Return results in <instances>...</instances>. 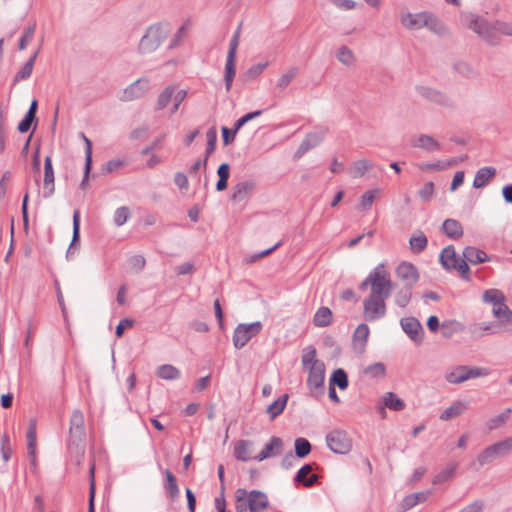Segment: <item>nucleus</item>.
<instances>
[{"mask_svg":"<svg viewBox=\"0 0 512 512\" xmlns=\"http://www.w3.org/2000/svg\"><path fill=\"white\" fill-rule=\"evenodd\" d=\"M80 240V212L75 210L73 213V236L72 241L67 251V255L70 253L72 247Z\"/></svg>","mask_w":512,"mask_h":512,"instance_id":"nucleus-61","label":"nucleus"},{"mask_svg":"<svg viewBox=\"0 0 512 512\" xmlns=\"http://www.w3.org/2000/svg\"><path fill=\"white\" fill-rule=\"evenodd\" d=\"M442 230L450 239L457 240L463 236V227L458 220L446 219L442 224Z\"/></svg>","mask_w":512,"mask_h":512,"instance_id":"nucleus-32","label":"nucleus"},{"mask_svg":"<svg viewBox=\"0 0 512 512\" xmlns=\"http://www.w3.org/2000/svg\"><path fill=\"white\" fill-rule=\"evenodd\" d=\"M336 57L340 63L348 67L352 66L356 60L353 51L345 45L338 49Z\"/></svg>","mask_w":512,"mask_h":512,"instance_id":"nucleus-50","label":"nucleus"},{"mask_svg":"<svg viewBox=\"0 0 512 512\" xmlns=\"http://www.w3.org/2000/svg\"><path fill=\"white\" fill-rule=\"evenodd\" d=\"M86 437L84 415L76 409L70 417L69 451L75 453V462L80 465L84 459V440Z\"/></svg>","mask_w":512,"mask_h":512,"instance_id":"nucleus-3","label":"nucleus"},{"mask_svg":"<svg viewBox=\"0 0 512 512\" xmlns=\"http://www.w3.org/2000/svg\"><path fill=\"white\" fill-rule=\"evenodd\" d=\"M370 329L367 324H359L353 334V348L358 353L365 351Z\"/></svg>","mask_w":512,"mask_h":512,"instance_id":"nucleus-23","label":"nucleus"},{"mask_svg":"<svg viewBox=\"0 0 512 512\" xmlns=\"http://www.w3.org/2000/svg\"><path fill=\"white\" fill-rule=\"evenodd\" d=\"M268 505V497L264 492L252 490L248 494V508L250 512H266Z\"/></svg>","mask_w":512,"mask_h":512,"instance_id":"nucleus-17","label":"nucleus"},{"mask_svg":"<svg viewBox=\"0 0 512 512\" xmlns=\"http://www.w3.org/2000/svg\"><path fill=\"white\" fill-rule=\"evenodd\" d=\"M370 286L369 295L382 297L387 299L394 283L391 281L389 273L386 271L384 264H378L368 276L359 284V290L365 291Z\"/></svg>","mask_w":512,"mask_h":512,"instance_id":"nucleus-2","label":"nucleus"},{"mask_svg":"<svg viewBox=\"0 0 512 512\" xmlns=\"http://www.w3.org/2000/svg\"><path fill=\"white\" fill-rule=\"evenodd\" d=\"M395 274L398 279L404 282V285L413 288L420 278L417 267L414 264L406 261L401 262L397 266Z\"/></svg>","mask_w":512,"mask_h":512,"instance_id":"nucleus-14","label":"nucleus"},{"mask_svg":"<svg viewBox=\"0 0 512 512\" xmlns=\"http://www.w3.org/2000/svg\"><path fill=\"white\" fill-rule=\"evenodd\" d=\"M423 27H426L432 33H435L439 36L445 35L447 33L445 24L430 11H424L422 28Z\"/></svg>","mask_w":512,"mask_h":512,"instance_id":"nucleus-19","label":"nucleus"},{"mask_svg":"<svg viewBox=\"0 0 512 512\" xmlns=\"http://www.w3.org/2000/svg\"><path fill=\"white\" fill-rule=\"evenodd\" d=\"M89 506L88 512H95L94 509V498H95V464L91 463L89 467Z\"/></svg>","mask_w":512,"mask_h":512,"instance_id":"nucleus-57","label":"nucleus"},{"mask_svg":"<svg viewBox=\"0 0 512 512\" xmlns=\"http://www.w3.org/2000/svg\"><path fill=\"white\" fill-rule=\"evenodd\" d=\"M496 175V169L494 167H482L480 168L474 177L473 187L478 189L486 186L488 182Z\"/></svg>","mask_w":512,"mask_h":512,"instance_id":"nucleus-33","label":"nucleus"},{"mask_svg":"<svg viewBox=\"0 0 512 512\" xmlns=\"http://www.w3.org/2000/svg\"><path fill=\"white\" fill-rule=\"evenodd\" d=\"M468 264L469 262L465 258L460 259L456 265L451 267V270H457L464 280H470V269Z\"/></svg>","mask_w":512,"mask_h":512,"instance_id":"nucleus-62","label":"nucleus"},{"mask_svg":"<svg viewBox=\"0 0 512 512\" xmlns=\"http://www.w3.org/2000/svg\"><path fill=\"white\" fill-rule=\"evenodd\" d=\"M54 170L52 165V159L50 156H46L44 161V191L43 196L49 198L54 193Z\"/></svg>","mask_w":512,"mask_h":512,"instance_id":"nucleus-21","label":"nucleus"},{"mask_svg":"<svg viewBox=\"0 0 512 512\" xmlns=\"http://www.w3.org/2000/svg\"><path fill=\"white\" fill-rule=\"evenodd\" d=\"M174 93L175 88L173 86H167L158 96L156 110L164 109L172 100Z\"/></svg>","mask_w":512,"mask_h":512,"instance_id":"nucleus-52","label":"nucleus"},{"mask_svg":"<svg viewBox=\"0 0 512 512\" xmlns=\"http://www.w3.org/2000/svg\"><path fill=\"white\" fill-rule=\"evenodd\" d=\"M207 146L205 150L204 167L207 165L208 157L215 151L217 144V131L215 127H211L206 132Z\"/></svg>","mask_w":512,"mask_h":512,"instance_id":"nucleus-47","label":"nucleus"},{"mask_svg":"<svg viewBox=\"0 0 512 512\" xmlns=\"http://www.w3.org/2000/svg\"><path fill=\"white\" fill-rule=\"evenodd\" d=\"M282 447L283 440L279 437L273 436L260 453L254 457V459L260 462L267 458L275 457L281 453Z\"/></svg>","mask_w":512,"mask_h":512,"instance_id":"nucleus-18","label":"nucleus"},{"mask_svg":"<svg viewBox=\"0 0 512 512\" xmlns=\"http://www.w3.org/2000/svg\"><path fill=\"white\" fill-rule=\"evenodd\" d=\"M295 454L299 458L306 457L311 452V444L305 438H297L294 443Z\"/></svg>","mask_w":512,"mask_h":512,"instance_id":"nucleus-56","label":"nucleus"},{"mask_svg":"<svg viewBox=\"0 0 512 512\" xmlns=\"http://www.w3.org/2000/svg\"><path fill=\"white\" fill-rule=\"evenodd\" d=\"M483 300L494 305L493 308H503L505 304V296L498 289H488L483 293Z\"/></svg>","mask_w":512,"mask_h":512,"instance_id":"nucleus-36","label":"nucleus"},{"mask_svg":"<svg viewBox=\"0 0 512 512\" xmlns=\"http://www.w3.org/2000/svg\"><path fill=\"white\" fill-rule=\"evenodd\" d=\"M489 374V370L483 367L458 365L445 373V380L450 384H461L470 379L484 377Z\"/></svg>","mask_w":512,"mask_h":512,"instance_id":"nucleus-6","label":"nucleus"},{"mask_svg":"<svg viewBox=\"0 0 512 512\" xmlns=\"http://www.w3.org/2000/svg\"><path fill=\"white\" fill-rule=\"evenodd\" d=\"M473 332L475 334H478L479 336H483L485 334L501 333L502 330H501L500 321L498 320V322L476 324L473 328Z\"/></svg>","mask_w":512,"mask_h":512,"instance_id":"nucleus-38","label":"nucleus"},{"mask_svg":"<svg viewBox=\"0 0 512 512\" xmlns=\"http://www.w3.org/2000/svg\"><path fill=\"white\" fill-rule=\"evenodd\" d=\"M400 324L403 331L412 341L416 343L422 342L424 330L421 323L415 317L402 318Z\"/></svg>","mask_w":512,"mask_h":512,"instance_id":"nucleus-15","label":"nucleus"},{"mask_svg":"<svg viewBox=\"0 0 512 512\" xmlns=\"http://www.w3.org/2000/svg\"><path fill=\"white\" fill-rule=\"evenodd\" d=\"M149 90V80L140 78L126 87L120 96V100L124 102L133 101L143 97Z\"/></svg>","mask_w":512,"mask_h":512,"instance_id":"nucleus-12","label":"nucleus"},{"mask_svg":"<svg viewBox=\"0 0 512 512\" xmlns=\"http://www.w3.org/2000/svg\"><path fill=\"white\" fill-rule=\"evenodd\" d=\"M510 414H511V409L507 408L505 411H503L499 415L490 418L489 421L487 422L488 429L494 430V429H497V428L501 427L502 425H504L507 422V420L510 418Z\"/></svg>","mask_w":512,"mask_h":512,"instance_id":"nucleus-54","label":"nucleus"},{"mask_svg":"<svg viewBox=\"0 0 512 512\" xmlns=\"http://www.w3.org/2000/svg\"><path fill=\"white\" fill-rule=\"evenodd\" d=\"M236 504L235 510L236 512H246L248 507V493L245 489L239 488L235 492Z\"/></svg>","mask_w":512,"mask_h":512,"instance_id":"nucleus-55","label":"nucleus"},{"mask_svg":"<svg viewBox=\"0 0 512 512\" xmlns=\"http://www.w3.org/2000/svg\"><path fill=\"white\" fill-rule=\"evenodd\" d=\"M298 68L290 67L284 74H282L277 80L276 87L280 90H284L291 81L297 76Z\"/></svg>","mask_w":512,"mask_h":512,"instance_id":"nucleus-53","label":"nucleus"},{"mask_svg":"<svg viewBox=\"0 0 512 512\" xmlns=\"http://www.w3.org/2000/svg\"><path fill=\"white\" fill-rule=\"evenodd\" d=\"M252 441L249 440H239L234 446V456L237 460L242 462H247L251 459H254L252 454Z\"/></svg>","mask_w":512,"mask_h":512,"instance_id":"nucleus-29","label":"nucleus"},{"mask_svg":"<svg viewBox=\"0 0 512 512\" xmlns=\"http://www.w3.org/2000/svg\"><path fill=\"white\" fill-rule=\"evenodd\" d=\"M157 375L165 380H176L180 377L179 369L170 364H164L158 367Z\"/></svg>","mask_w":512,"mask_h":512,"instance_id":"nucleus-45","label":"nucleus"},{"mask_svg":"<svg viewBox=\"0 0 512 512\" xmlns=\"http://www.w3.org/2000/svg\"><path fill=\"white\" fill-rule=\"evenodd\" d=\"M411 145L423 149L425 151H438L440 149V143L432 136L427 134H420L415 136L411 140Z\"/></svg>","mask_w":512,"mask_h":512,"instance_id":"nucleus-24","label":"nucleus"},{"mask_svg":"<svg viewBox=\"0 0 512 512\" xmlns=\"http://www.w3.org/2000/svg\"><path fill=\"white\" fill-rule=\"evenodd\" d=\"M26 438H27L28 455L31 458L32 464H35L37 434H36V421L34 419H31L29 422Z\"/></svg>","mask_w":512,"mask_h":512,"instance_id":"nucleus-30","label":"nucleus"},{"mask_svg":"<svg viewBox=\"0 0 512 512\" xmlns=\"http://www.w3.org/2000/svg\"><path fill=\"white\" fill-rule=\"evenodd\" d=\"M218 181L216 183V190L223 191L227 188V182L230 175V166L228 163H222L217 170Z\"/></svg>","mask_w":512,"mask_h":512,"instance_id":"nucleus-46","label":"nucleus"},{"mask_svg":"<svg viewBox=\"0 0 512 512\" xmlns=\"http://www.w3.org/2000/svg\"><path fill=\"white\" fill-rule=\"evenodd\" d=\"M262 323L256 321L250 324H239L233 333V345L236 349L243 348L253 337L262 330Z\"/></svg>","mask_w":512,"mask_h":512,"instance_id":"nucleus-10","label":"nucleus"},{"mask_svg":"<svg viewBox=\"0 0 512 512\" xmlns=\"http://www.w3.org/2000/svg\"><path fill=\"white\" fill-rule=\"evenodd\" d=\"M429 495H430L429 491H421V492H416V493L407 495L403 499L402 506L405 510L411 509L415 505L425 502L428 499Z\"/></svg>","mask_w":512,"mask_h":512,"instance_id":"nucleus-37","label":"nucleus"},{"mask_svg":"<svg viewBox=\"0 0 512 512\" xmlns=\"http://www.w3.org/2000/svg\"><path fill=\"white\" fill-rule=\"evenodd\" d=\"M326 443L331 451L336 454H347L352 449V440L347 432L335 429L326 435Z\"/></svg>","mask_w":512,"mask_h":512,"instance_id":"nucleus-11","label":"nucleus"},{"mask_svg":"<svg viewBox=\"0 0 512 512\" xmlns=\"http://www.w3.org/2000/svg\"><path fill=\"white\" fill-rule=\"evenodd\" d=\"M409 244L411 251L415 254H419L427 247L428 239L423 232H419L418 235H413L410 238Z\"/></svg>","mask_w":512,"mask_h":512,"instance_id":"nucleus-44","label":"nucleus"},{"mask_svg":"<svg viewBox=\"0 0 512 512\" xmlns=\"http://www.w3.org/2000/svg\"><path fill=\"white\" fill-rule=\"evenodd\" d=\"M386 299L368 295L363 301V317L368 322H373L386 315Z\"/></svg>","mask_w":512,"mask_h":512,"instance_id":"nucleus-9","label":"nucleus"},{"mask_svg":"<svg viewBox=\"0 0 512 512\" xmlns=\"http://www.w3.org/2000/svg\"><path fill=\"white\" fill-rule=\"evenodd\" d=\"M512 452V436L496 442L485 448L477 457L478 463L483 466L493 462L497 458L506 457Z\"/></svg>","mask_w":512,"mask_h":512,"instance_id":"nucleus-7","label":"nucleus"},{"mask_svg":"<svg viewBox=\"0 0 512 512\" xmlns=\"http://www.w3.org/2000/svg\"><path fill=\"white\" fill-rule=\"evenodd\" d=\"M383 405L380 407V413L382 417H385L386 411L384 407L389 408L393 411H401L405 408V402L399 398L395 393L393 392H387L383 397Z\"/></svg>","mask_w":512,"mask_h":512,"instance_id":"nucleus-27","label":"nucleus"},{"mask_svg":"<svg viewBox=\"0 0 512 512\" xmlns=\"http://www.w3.org/2000/svg\"><path fill=\"white\" fill-rule=\"evenodd\" d=\"M492 313L500 321L502 332L512 331V310L508 306L493 308Z\"/></svg>","mask_w":512,"mask_h":512,"instance_id":"nucleus-28","label":"nucleus"},{"mask_svg":"<svg viewBox=\"0 0 512 512\" xmlns=\"http://www.w3.org/2000/svg\"><path fill=\"white\" fill-rule=\"evenodd\" d=\"M301 363L303 370L308 372L307 387L312 397L318 398L324 394L325 364L317 358L313 346L302 350Z\"/></svg>","mask_w":512,"mask_h":512,"instance_id":"nucleus-1","label":"nucleus"},{"mask_svg":"<svg viewBox=\"0 0 512 512\" xmlns=\"http://www.w3.org/2000/svg\"><path fill=\"white\" fill-rule=\"evenodd\" d=\"M364 373L371 378H383L386 374V368L383 363L377 362L366 367Z\"/></svg>","mask_w":512,"mask_h":512,"instance_id":"nucleus-59","label":"nucleus"},{"mask_svg":"<svg viewBox=\"0 0 512 512\" xmlns=\"http://www.w3.org/2000/svg\"><path fill=\"white\" fill-rule=\"evenodd\" d=\"M287 401H288V395L283 394L282 396H280L278 399H276L274 402H272L267 407L266 412L270 415V418L272 420L275 419L277 416H279L283 412V410L287 404Z\"/></svg>","mask_w":512,"mask_h":512,"instance_id":"nucleus-41","label":"nucleus"},{"mask_svg":"<svg viewBox=\"0 0 512 512\" xmlns=\"http://www.w3.org/2000/svg\"><path fill=\"white\" fill-rule=\"evenodd\" d=\"M455 71L465 78H474L477 76L475 69L467 62H457L454 65Z\"/></svg>","mask_w":512,"mask_h":512,"instance_id":"nucleus-60","label":"nucleus"},{"mask_svg":"<svg viewBox=\"0 0 512 512\" xmlns=\"http://www.w3.org/2000/svg\"><path fill=\"white\" fill-rule=\"evenodd\" d=\"M164 474L166 476V483L164 485L165 489H166L167 493L169 494V496L172 499H174L179 495V487L177 484V480H176L175 476L173 475V473L169 469H166L164 471Z\"/></svg>","mask_w":512,"mask_h":512,"instance_id":"nucleus-49","label":"nucleus"},{"mask_svg":"<svg viewBox=\"0 0 512 512\" xmlns=\"http://www.w3.org/2000/svg\"><path fill=\"white\" fill-rule=\"evenodd\" d=\"M268 66V62L257 63L252 65L245 73L242 78L244 81H250L257 78Z\"/></svg>","mask_w":512,"mask_h":512,"instance_id":"nucleus-58","label":"nucleus"},{"mask_svg":"<svg viewBox=\"0 0 512 512\" xmlns=\"http://www.w3.org/2000/svg\"><path fill=\"white\" fill-rule=\"evenodd\" d=\"M424 11L418 13L403 12L400 14L402 26L408 30H419L422 28Z\"/></svg>","mask_w":512,"mask_h":512,"instance_id":"nucleus-26","label":"nucleus"},{"mask_svg":"<svg viewBox=\"0 0 512 512\" xmlns=\"http://www.w3.org/2000/svg\"><path fill=\"white\" fill-rule=\"evenodd\" d=\"M332 322V312L328 307H320L313 319V323L317 327H326Z\"/></svg>","mask_w":512,"mask_h":512,"instance_id":"nucleus-39","label":"nucleus"},{"mask_svg":"<svg viewBox=\"0 0 512 512\" xmlns=\"http://www.w3.org/2000/svg\"><path fill=\"white\" fill-rule=\"evenodd\" d=\"M459 260L452 245L445 247L440 253V262L446 270H451V267L456 265Z\"/></svg>","mask_w":512,"mask_h":512,"instance_id":"nucleus-35","label":"nucleus"},{"mask_svg":"<svg viewBox=\"0 0 512 512\" xmlns=\"http://www.w3.org/2000/svg\"><path fill=\"white\" fill-rule=\"evenodd\" d=\"M326 133H327L326 129H320L319 131H315V132L307 134L305 139L299 145V147L295 153V157H301L306 152H308L310 149L319 145L323 141Z\"/></svg>","mask_w":512,"mask_h":512,"instance_id":"nucleus-16","label":"nucleus"},{"mask_svg":"<svg viewBox=\"0 0 512 512\" xmlns=\"http://www.w3.org/2000/svg\"><path fill=\"white\" fill-rule=\"evenodd\" d=\"M314 465L315 464L303 465L296 473L294 481L302 484L304 487H312L319 479L317 474L312 473Z\"/></svg>","mask_w":512,"mask_h":512,"instance_id":"nucleus-20","label":"nucleus"},{"mask_svg":"<svg viewBox=\"0 0 512 512\" xmlns=\"http://www.w3.org/2000/svg\"><path fill=\"white\" fill-rule=\"evenodd\" d=\"M240 33H241V24L238 26L236 31L234 32L230 43H229V49L227 53V59L225 64V75H224V81H225V88L226 91H230L233 83V79L236 75V54L237 49L239 46L240 41Z\"/></svg>","mask_w":512,"mask_h":512,"instance_id":"nucleus-8","label":"nucleus"},{"mask_svg":"<svg viewBox=\"0 0 512 512\" xmlns=\"http://www.w3.org/2000/svg\"><path fill=\"white\" fill-rule=\"evenodd\" d=\"M37 54L38 52L36 51L31 56V58L24 64V66L19 70V72L15 75L14 83L28 79L31 76Z\"/></svg>","mask_w":512,"mask_h":512,"instance_id":"nucleus-48","label":"nucleus"},{"mask_svg":"<svg viewBox=\"0 0 512 512\" xmlns=\"http://www.w3.org/2000/svg\"><path fill=\"white\" fill-rule=\"evenodd\" d=\"M465 25L478 34L491 46H497L501 42L500 32L496 30V22L489 23L486 19L475 14H467L463 17Z\"/></svg>","mask_w":512,"mask_h":512,"instance_id":"nucleus-4","label":"nucleus"},{"mask_svg":"<svg viewBox=\"0 0 512 512\" xmlns=\"http://www.w3.org/2000/svg\"><path fill=\"white\" fill-rule=\"evenodd\" d=\"M463 258H465L469 264L478 265L487 261H490V257L487 253L474 246H467L462 252Z\"/></svg>","mask_w":512,"mask_h":512,"instance_id":"nucleus-25","label":"nucleus"},{"mask_svg":"<svg viewBox=\"0 0 512 512\" xmlns=\"http://www.w3.org/2000/svg\"><path fill=\"white\" fill-rule=\"evenodd\" d=\"M329 385L338 386L341 390L346 389L349 385L347 373L342 368L336 369L329 380Z\"/></svg>","mask_w":512,"mask_h":512,"instance_id":"nucleus-43","label":"nucleus"},{"mask_svg":"<svg viewBox=\"0 0 512 512\" xmlns=\"http://www.w3.org/2000/svg\"><path fill=\"white\" fill-rule=\"evenodd\" d=\"M412 291H413V287L406 286V285H403L402 287H400L399 290L394 295V300H395L396 305H398L399 307H402V308L406 307L411 300Z\"/></svg>","mask_w":512,"mask_h":512,"instance_id":"nucleus-42","label":"nucleus"},{"mask_svg":"<svg viewBox=\"0 0 512 512\" xmlns=\"http://www.w3.org/2000/svg\"><path fill=\"white\" fill-rule=\"evenodd\" d=\"M417 93L424 99L443 107H452V99L445 93L428 86H417Z\"/></svg>","mask_w":512,"mask_h":512,"instance_id":"nucleus-13","label":"nucleus"},{"mask_svg":"<svg viewBox=\"0 0 512 512\" xmlns=\"http://www.w3.org/2000/svg\"><path fill=\"white\" fill-rule=\"evenodd\" d=\"M255 182L253 180H245L237 183L233 187V192L231 195V200L235 202H241L246 199L249 195H251L255 189Z\"/></svg>","mask_w":512,"mask_h":512,"instance_id":"nucleus-22","label":"nucleus"},{"mask_svg":"<svg viewBox=\"0 0 512 512\" xmlns=\"http://www.w3.org/2000/svg\"><path fill=\"white\" fill-rule=\"evenodd\" d=\"M373 168V163L367 159H360L353 163L350 168V174L354 178L363 177L370 169Z\"/></svg>","mask_w":512,"mask_h":512,"instance_id":"nucleus-40","label":"nucleus"},{"mask_svg":"<svg viewBox=\"0 0 512 512\" xmlns=\"http://www.w3.org/2000/svg\"><path fill=\"white\" fill-rule=\"evenodd\" d=\"M456 468V463L449 464L447 467H445L443 470H441L438 474L435 475V477L433 478V484L439 485L453 478Z\"/></svg>","mask_w":512,"mask_h":512,"instance_id":"nucleus-51","label":"nucleus"},{"mask_svg":"<svg viewBox=\"0 0 512 512\" xmlns=\"http://www.w3.org/2000/svg\"><path fill=\"white\" fill-rule=\"evenodd\" d=\"M168 30L161 24H153L146 30L139 43V52L142 54L154 52L167 38Z\"/></svg>","mask_w":512,"mask_h":512,"instance_id":"nucleus-5","label":"nucleus"},{"mask_svg":"<svg viewBox=\"0 0 512 512\" xmlns=\"http://www.w3.org/2000/svg\"><path fill=\"white\" fill-rule=\"evenodd\" d=\"M82 135V138L84 139V142L86 144V147H85V167H84V175H83V179L80 183V187L82 189H86L87 185H88V179H89V174H90V171H91V167H92V143L91 141L85 136L84 133L81 134Z\"/></svg>","mask_w":512,"mask_h":512,"instance_id":"nucleus-31","label":"nucleus"},{"mask_svg":"<svg viewBox=\"0 0 512 512\" xmlns=\"http://www.w3.org/2000/svg\"><path fill=\"white\" fill-rule=\"evenodd\" d=\"M129 217V208L126 206L119 207L114 213V223L117 226H122Z\"/></svg>","mask_w":512,"mask_h":512,"instance_id":"nucleus-64","label":"nucleus"},{"mask_svg":"<svg viewBox=\"0 0 512 512\" xmlns=\"http://www.w3.org/2000/svg\"><path fill=\"white\" fill-rule=\"evenodd\" d=\"M35 32V24L30 25L24 30V33L19 41V49L24 50L26 46L32 41Z\"/></svg>","mask_w":512,"mask_h":512,"instance_id":"nucleus-63","label":"nucleus"},{"mask_svg":"<svg viewBox=\"0 0 512 512\" xmlns=\"http://www.w3.org/2000/svg\"><path fill=\"white\" fill-rule=\"evenodd\" d=\"M468 406L463 401H455L446 408L440 415L442 421H449L467 410Z\"/></svg>","mask_w":512,"mask_h":512,"instance_id":"nucleus-34","label":"nucleus"}]
</instances>
